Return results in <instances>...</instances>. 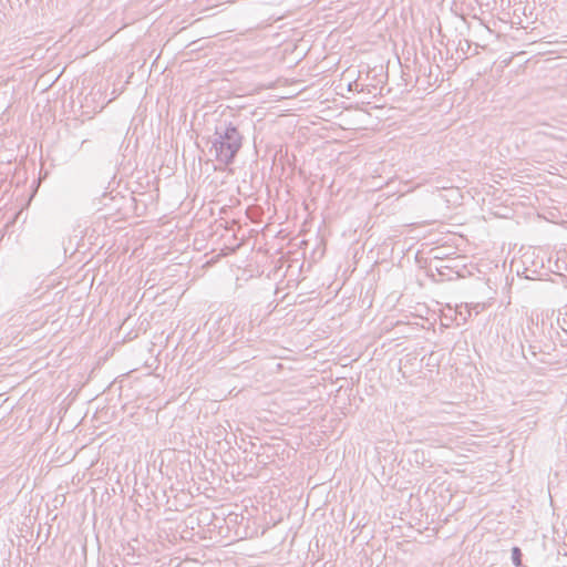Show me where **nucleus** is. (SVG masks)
Returning <instances> with one entry per match:
<instances>
[{
	"mask_svg": "<svg viewBox=\"0 0 567 567\" xmlns=\"http://www.w3.org/2000/svg\"><path fill=\"white\" fill-rule=\"evenodd\" d=\"M520 557H522L520 549L518 547H514L512 549V560L516 567H519L522 565Z\"/></svg>",
	"mask_w": 567,
	"mask_h": 567,
	"instance_id": "obj_3",
	"label": "nucleus"
},
{
	"mask_svg": "<svg viewBox=\"0 0 567 567\" xmlns=\"http://www.w3.org/2000/svg\"><path fill=\"white\" fill-rule=\"evenodd\" d=\"M243 144V136L235 125L228 123L225 126H217L215 138L212 145L216 161L223 164H230Z\"/></svg>",
	"mask_w": 567,
	"mask_h": 567,
	"instance_id": "obj_1",
	"label": "nucleus"
},
{
	"mask_svg": "<svg viewBox=\"0 0 567 567\" xmlns=\"http://www.w3.org/2000/svg\"><path fill=\"white\" fill-rule=\"evenodd\" d=\"M465 308L468 311V315L474 312L475 315H478L485 309V303L476 302V303H466Z\"/></svg>",
	"mask_w": 567,
	"mask_h": 567,
	"instance_id": "obj_2",
	"label": "nucleus"
}]
</instances>
